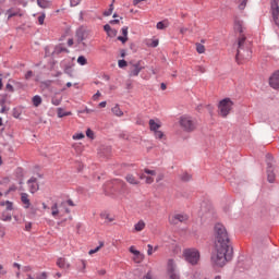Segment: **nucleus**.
<instances>
[{
  "mask_svg": "<svg viewBox=\"0 0 279 279\" xmlns=\"http://www.w3.org/2000/svg\"><path fill=\"white\" fill-rule=\"evenodd\" d=\"M21 202H23L26 205L25 208H29L31 203L27 193L21 194Z\"/></svg>",
  "mask_w": 279,
  "mask_h": 279,
  "instance_id": "22",
  "label": "nucleus"
},
{
  "mask_svg": "<svg viewBox=\"0 0 279 279\" xmlns=\"http://www.w3.org/2000/svg\"><path fill=\"white\" fill-rule=\"evenodd\" d=\"M5 101H8V94L2 96V99L0 100V106L1 107L5 106Z\"/></svg>",
  "mask_w": 279,
  "mask_h": 279,
  "instance_id": "47",
  "label": "nucleus"
},
{
  "mask_svg": "<svg viewBox=\"0 0 279 279\" xmlns=\"http://www.w3.org/2000/svg\"><path fill=\"white\" fill-rule=\"evenodd\" d=\"M128 26L122 27V36H124L125 38H128Z\"/></svg>",
  "mask_w": 279,
  "mask_h": 279,
  "instance_id": "61",
  "label": "nucleus"
},
{
  "mask_svg": "<svg viewBox=\"0 0 279 279\" xmlns=\"http://www.w3.org/2000/svg\"><path fill=\"white\" fill-rule=\"evenodd\" d=\"M16 175H19L20 178H23V168L16 169Z\"/></svg>",
  "mask_w": 279,
  "mask_h": 279,
  "instance_id": "62",
  "label": "nucleus"
},
{
  "mask_svg": "<svg viewBox=\"0 0 279 279\" xmlns=\"http://www.w3.org/2000/svg\"><path fill=\"white\" fill-rule=\"evenodd\" d=\"M7 210H14V205L10 201H5Z\"/></svg>",
  "mask_w": 279,
  "mask_h": 279,
  "instance_id": "42",
  "label": "nucleus"
},
{
  "mask_svg": "<svg viewBox=\"0 0 279 279\" xmlns=\"http://www.w3.org/2000/svg\"><path fill=\"white\" fill-rule=\"evenodd\" d=\"M168 275L170 279H180V275L175 271L173 259L168 260Z\"/></svg>",
  "mask_w": 279,
  "mask_h": 279,
  "instance_id": "9",
  "label": "nucleus"
},
{
  "mask_svg": "<svg viewBox=\"0 0 279 279\" xmlns=\"http://www.w3.org/2000/svg\"><path fill=\"white\" fill-rule=\"evenodd\" d=\"M147 247H148L147 254L148 256H151V254H154V246L151 244H148Z\"/></svg>",
  "mask_w": 279,
  "mask_h": 279,
  "instance_id": "51",
  "label": "nucleus"
},
{
  "mask_svg": "<svg viewBox=\"0 0 279 279\" xmlns=\"http://www.w3.org/2000/svg\"><path fill=\"white\" fill-rule=\"evenodd\" d=\"M45 13H43L41 15L38 16V23L39 25H45Z\"/></svg>",
  "mask_w": 279,
  "mask_h": 279,
  "instance_id": "45",
  "label": "nucleus"
},
{
  "mask_svg": "<svg viewBox=\"0 0 279 279\" xmlns=\"http://www.w3.org/2000/svg\"><path fill=\"white\" fill-rule=\"evenodd\" d=\"M22 112L21 108H13L12 117H14V119H21Z\"/></svg>",
  "mask_w": 279,
  "mask_h": 279,
  "instance_id": "28",
  "label": "nucleus"
},
{
  "mask_svg": "<svg viewBox=\"0 0 279 279\" xmlns=\"http://www.w3.org/2000/svg\"><path fill=\"white\" fill-rule=\"evenodd\" d=\"M36 279H47V272H41Z\"/></svg>",
  "mask_w": 279,
  "mask_h": 279,
  "instance_id": "63",
  "label": "nucleus"
},
{
  "mask_svg": "<svg viewBox=\"0 0 279 279\" xmlns=\"http://www.w3.org/2000/svg\"><path fill=\"white\" fill-rule=\"evenodd\" d=\"M269 85L271 88H275L278 90L279 88V70L276 71L270 77H269Z\"/></svg>",
  "mask_w": 279,
  "mask_h": 279,
  "instance_id": "10",
  "label": "nucleus"
},
{
  "mask_svg": "<svg viewBox=\"0 0 279 279\" xmlns=\"http://www.w3.org/2000/svg\"><path fill=\"white\" fill-rule=\"evenodd\" d=\"M84 133H76L75 135H73V140L74 141H82V138H84Z\"/></svg>",
  "mask_w": 279,
  "mask_h": 279,
  "instance_id": "40",
  "label": "nucleus"
},
{
  "mask_svg": "<svg viewBox=\"0 0 279 279\" xmlns=\"http://www.w3.org/2000/svg\"><path fill=\"white\" fill-rule=\"evenodd\" d=\"M144 172L147 173V175H156L155 170H149L147 168L144 170Z\"/></svg>",
  "mask_w": 279,
  "mask_h": 279,
  "instance_id": "57",
  "label": "nucleus"
},
{
  "mask_svg": "<svg viewBox=\"0 0 279 279\" xmlns=\"http://www.w3.org/2000/svg\"><path fill=\"white\" fill-rule=\"evenodd\" d=\"M110 25H119L121 23V20L114 19L109 21Z\"/></svg>",
  "mask_w": 279,
  "mask_h": 279,
  "instance_id": "52",
  "label": "nucleus"
},
{
  "mask_svg": "<svg viewBox=\"0 0 279 279\" xmlns=\"http://www.w3.org/2000/svg\"><path fill=\"white\" fill-rule=\"evenodd\" d=\"M196 51L197 53H206V47L199 43H196Z\"/></svg>",
  "mask_w": 279,
  "mask_h": 279,
  "instance_id": "29",
  "label": "nucleus"
},
{
  "mask_svg": "<svg viewBox=\"0 0 279 279\" xmlns=\"http://www.w3.org/2000/svg\"><path fill=\"white\" fill-rule=\"evenodd\" d=\"M118 66H119V69H125V66H128V61H125V59L119 60Z\"/></svg>",
  "mask_w": 279,
  "mask_h": 279,
  "instance_id": "35",
  "label": "nucleus"
},
{
  "mask_svg": "<svg viewBox=\"0 0 279 279\" xmlns=\"http://www.w3.org/2000/svg\"><path fill=\"white\" fill-rule=\"evenodd\" d=\"M101 219H108L109 222L114 221V218H110V214L101 213L100 214Z\"/></svg>",
  "mask_w": 279,
  "mask_h": 279,
  "instance_id": "36",
  "label": "nucleus"
},
{
  "mask_svg": "<svg viewBox=\"0 0 279 279\" xmlns=\"http://www.w3.org/2000/svg\"><path fill=\"white\" fill-rule=\"evenodd\" d=\"M71 114H73V112H71V111H64V109L63 108H58L57 109V117L59 118V119H62V118H64V117H71Z\"/></svg>",
  "mask_w": 279,
  "mask_h": 279,
  "instance_id": "17",
  "label": "nucleus"
},
{
  "mask_svg": "<svg viewBox=\"0 0 279 279\" xmlns=\"http://www.w3.org/2000/svg\"><path fill=\"white\" fill-rule=\"evenodd\" d=\"M214 239L216 255L211 256V265L226 267V264L230 263L234 256V248L230 244V235L226 226L219 222L214 226Z\"/></svg>",
  "mask_w": 279,
  "mask_h": 279,
  "instance_id": "1",
  "label": "nucleus"
},
{
  "mask_svg": "<svg viewBox=\"0 0 279 279\" xmlns=\"http://www.w3.org/2000/svg\"><path fill=\"white\" fill-rule=\"evenodd\" d=\"M8 19H12L13 16H23V13H19V11H13L12 9H9L7 11Z\"/></svg>",
  "mask_w": 279,
  "mask_h": 279,
  "instance_id": "26",
  "label": "nucleus"
},
{
  "mask_svg": "<svg viewBox=\"0 0 279 279\" xmlns=\"http://www.w3.org/2000/svg\"><path fill=\"white\" fill-rule=\"evenodd\" d=\"M82 0H70L71 8H75V5H80Z\"/></svg>",
  "mask_w": 279,
  "mask_h": 279,
  "instance_id": "46",
  "label": "nucleus"
},
{
  "mask_svg": "<svg viewBox=\"0 0 279 279\" xmlns=\"http://www.w3.org/2000/svg\"><path fill=\"white\" fill-rule=\"evenodd\" d=\"M111 112L116 116V117H123V112L121 111V108H119V105H116L112 109Z\"/></svg>",
  "mask_w": 279,
  "mask_h": 279,
  "instance_id": "23",
  "label": "nucleus"
},
{
  "mask_svg": "<svg viewBox=\"0 0 279 279\" xmlns=\"http://www.w3.org/2000/svg\"><path fill=\"white\" fill-rule=\"evenodd\" d=\"M63 72L65 73V75H69V77H74L72 65H65Z\"/></svg>",
  "mask_w": 279,
  "mask_h": 279,
  "instance_id": "27",
  "label": "nucleus"
},
{
  "mask_svg": "<svg viewBox=\"0 0 279 279\" xmlns=\"http://www.w3.org/2000/svg\"><path fill=\"white\" fill-rule=\"evenodd\" d=\"M40 104H43V98L39 95H36L33 97V106H35V108H38V106H40Z\"/></svg>",
  "mask_w": 279,
  "mask_h": 279,
  "instance_id": "24",
  "label": "nucleus"
},
{
  "mask_svg": "<svg viewBox=\"0 0 279 279\" xmlns=\"http://www.w3.org/2000/svg\"><path fill=\"white\" fill-rule=\"evenodd\" d=\"M86 35V33L84 32V29L78 28L76 31V38H77V43H84V36Z\"/></svg>",
  "mask_w": 279,
  "mask_h": 279,
  "instance_id": "21",
  "label": "nucleus"
},
{
  "mask_svg": "<svg viewBox=\"0 0 279 279\" xmlns=\"http://www.w3.org/2000/svg\"><path fill=\"white\" fill-rule=\"evenodd\" d=\"M86 136H87V138H92V141H93V140H95V132H93V130H90V129H87Z\"/></svg>",
  "mask_w": 279,
  "mask_h": 279,
  "instance_id": "39",
  "label": "nucleus"
},
{
  "mask_svg": "<svg viewBox=\"0 0 279 279\" xmlns=\"http://www.w3.org/2000/svg\"><path fill=\"white\" fill-rule=\"evenodd\" d=\"M180 125L184 130V132H194L195 123L189 117H181Z\"/></svg>",
  "mask_w": 279,
  "mask_h": 279,
  "instance_id": "6",
  "label": "nucleus"
},
{
  "mask_svg": "<svg viewBox=\"0 0 279 279\" xmlns=\"http://www.w3.org/2000/svg\"><path fill=\"white\" fill-rule=\"evenodd\" d=\"M143 230H145V221L140 220V221L135 225V231H136V232H143Z\"/></svg>",
  "mask_w": 279,
  "mask_h": 279,
  "instance_id": "25",
  "label": "nucleus"
},
{
  "mask_svg": "<svg viewBox=\"0 0 279 279\" xmlns=\"http://www.w3.org/2000/svg\"><path fill=\"white\" fill-rule=\"evenodd\" d=\"M112 29V27L110 26V24H106L104 26V31L106 32V34H110V31Z\"/></svg>",
  "mask_w": 279,
  "mask_h": 279,
  "instance_id": "55",
  "label": "nucleus"
},
{
  "mask_svg": "<svg viewBox=\"0 0 279 279\" xmlns=\"http://www.w3.org/2000/svg\"><path fill=\"white\" fill-rule=\"evenodd\" d=\"M69 49L62 47V45H58L54 47V50L52 51V56H60V53H69Z\"/></svg>",
  "mask_w": 279,
  "mask_h": 279,
  "instance_id": "16",
  "label": "nucleus"
},
{
  "mask_svg": "<svg viewBox=\"0 0 279 279\" xmlns=\"http://www.w3.org/2000/svg\"><path fill=\"white\" fill-rule=\"evenodd\" d=\"M57 267H59L60 269H69V267H71V264L66 263L65 258L59 257L57 259Z\"/></svg>",
  "mask_w": 279,
  "mask_h": 279,
  "instance_id": "14",
  "label": "nucleus"
},
{
  "mask_svg": "<svg viewBox=\"0 0 279 279\" xmlns=\"http://www.w3.org/2000/svg\"><path fill=\"white\" fill-rule=\"evenodd\" d=\"M154 134H155V138H159V140L165 138V133L162 131H155Z\"/></svg>",
  "mask_w": 279,
  "mask_h": 279,
  "instance_id": "37",
  "label": "nucleus"
},
{
  "mask_svg": "<svg viewBox=\"0 0 279 279\" xmlns=\"http://www.w3.org/2000/svg\"><path fill=\"white\" fill-rule=\"evenodd\" d=\"M129 252L135 256L134 260L135 263H142V260L145 259V255L141 253V251L136 250L134 246H131L129 248Z\"/></svg>",
  "mask_w": 279,
  "mask_h": 279,
  "instance_id": "11",
  "label": "nucleus"
},
{
  "mask_svg": "<svg viewBox=\"0 0 279 279\" xmlns=\"http://www.w3.org/2000/svg\"><path fill=\"white\" fill-rule=\"evenodd\" d=\"M117 39L120 40V43H122V45H125V43L129 40V38L123 36V35L122 36H118Z\"/></svg>",
  "mask_w": 279,
  "mask_h": 279,
  "instance_id": "44",
  "label": "nucleus"
},
{
  "mask_svg": "<svg viewBox=\"0 0 279 279\" xmlns=\"http://www.w3.org/2000/svg\"><path fill=\"white\" fill-rule=\"evenodd\" d=\"M232 106H234V101H232L230 98H223L219 101L218 108L220 110V116L223 117V119L230 114Z\"/></svg>",
  "mask_w": 279,
  "mask_h": 279,
  "instance_id": "2",
  "label": "nucleus"
},
{
  "mask_svg": "<svg viewBox=\"0 0 279 279\" xmlns=\"http://www.w3.org/2000/svg\"><path fill=\"white\" fill-rule=\"evenodd\" d=\"M153 183H154V178L146 177V184H153Z\"/></svg>",
  "mask_w": 279,
  "mask_h": 279,
  "instance_id": "64",
  "label": "nucleus"
},
{
  "mask_svg": "<svg viewBox=\"0 0 279 279\" xmlns=\"http://www.w3.org/2000/svg\"><path fill=\"white\" fill-rule=\"evenodd\" d=\"M2 221H12V215H7L5 214H2V217H1Z\"/></svg>",
  "mask_w": 279,
  "mask_h": 279,
  "instance_id": "43",
  "label": "nucleus"
},
{
  "mask_svg": "<svg viewBox=\"0 0 279 279\" xmlns=\"http://www.w3.org/2000/svg\"><path fill=\"white\" fill-rule=\"evenodd\" d=\"M101 247H104V242H99V245L96 248L90 250L88 252L89 256H93V254H97V252H99L101 250Z\"/></svg>",
  "mask_w": 279,
  "mask_h": 279,
  "instance_id": "31",
  "label": "nucleus"
},
{
  "mask_svg": "<svg viewBox=\"0 0 279 279\" xmlns=\"http://www.w3.org/2000/svg\"><path fill=\"white\" fill-rule=\"evenodd\" d=\"M36 191H38V184H32L31 185V193H36Z\"/></svg>",
  "mask_w": 279,
  "mask_h": 279,
  "instance_id": "53",
  "label": "nucleus"
},
{
  "mask_svg": "<svg viewBox=\"0 0 279 279\" xmlns=\"http://www.w3.org/2000/svg\"><path fill=\"white\" fill-rule=\"evenodd\" d=\"M112 12H114V5L113 4L109 5V9L107 11H104L102 15L104 16H111Z\"/></svg>",
  "mask_w": 279,
  "mask_h": 279,
  "instance_id": "32",
  "label": "nucleus"
},
{
  "mask_svg": "<svg viewBox=\"0 0 279 279\" xmlns=\"http://www.w3.org/2000/svg\"><path fill=\"white\" fill-rule=\"evenodd\" d=\"M118 33H119V32H118L117 29L111 28V29L109 31V33H107V36H109V38H114Z\"/></svg>",
  "mask_w": 279,
  "mask_h": 279,
  "instance_id": "38",
  "label": "nucleus"
},
{
  "mask_svg": "<svg viewBox=\"0 0 279 279\" xmlns=\"http://www.w3.org/2000/svg\"><path fill=\"white\" fill-rule=\"evenodd\" d=\"M37 5H39V8H43L44 10H47V8H51V1H49V0H37Z\"/></svg>",
  "mask_w": 279,
  "mask_h": 279,
  "instance_id": "19",
  "label": "nucleus"
},
{
  "mask_svg": "<svg viewBox=\"0 0 279 279\" xmlns=\"http://www.w3.org/2000/svg\"><path fill=\"white\" fill-rule=\"evenodd\" d=\"M112 186H114L116 193H119L120 195H125L126 193H130V190L128 189V183L123 182L122 180H112Z\"/></svg>",
  "mask_w": 279,
  "mask_h": 279,
  "instance_id": "4",
  "label": "nucleus"
},
{
  "mask_svg": "<svg viewBox=\"0 0 279 279\" xmlns=\"http://www.w3.org/2000/svg\"><path fill=\"white\" fill-rule=\"evenodd\" d=\"M125 180L126 182H129V184H134V185L141 184V182L136 180V178L133 174H128L125 177Z\"/></svg>",
  "mask_w": 279,
  "mask_h": 279,
  "instance_id": "20",
  "label": "nucleus"
},
{
  "mask_svg": "<svg viewBox=\"0 0 279 279\" xmlns=\"http://www.w3.org/2000/svg\"><path fill=\"white\" fill-rule=\"evenodd\" d=\"M141 62L142 61H137L136 63H132V61H130L129 64H132V66L134 68L129 73L130 77H138V74L143 71V69H145V66L141 65Z\"/></svg>",
  "mask_w": 279,
  "mask_h": 279,
  "instance_id": "8",
  "label": "nucleus"
},
{
  "mask_svg": "<svg viewBox=\"0 0 279 279\" xmlns=\"http://www.w3.org/2000/svg\"><path fill=\"white\" fill-rule=\"evenodd\" d=\"M130 49H131V51H133V53H136L138 47L136 46V44H131Z\"/></svg>",
  "mask_w": 279,
  "mask_h": 279,
  "instance_id": "56",
  "label": "nucleus"
},
{
  "mask_svg": "<svg viewBox=\"0 0 279 279\" xmlns=\"http://www.w3.org/2000/svg\"><path fill=\"white\" fill-rule=\"evenodd\" d=\"M51 210H52V213H51L52 217H58V215H59V213H60V211L58 210V203H54V204L52 205Z\"/></svg>",
  "mask_w": 279,
  "mask_h": 279,
  "instance_id": "33",
  "label": "nucleus"
},
{
  "mask_svg": "<svg viewBox=\"0 0 279 279\" xmlns=\"http://www.w3.org/2000/svg\"><path fill=\"white\" fill-rule=\"evenodd\" d=\"M14 191H16V185H11V186L9 187V190L7 191L5 195H9V193H12V192H14Z\"/></svg>",
  "mask_w": 279,
  "mask_h": 279,
  "instance_id": "59",
  "label": "nucleus"
},
{
  "mask_svg": "<svg viewBox=\"0 0 279 279\" xmlns=\"http://www.w3.org/2000/svg\"><path fill=\"white\" fill-rule=\"evenodd\" d=\"M32 77H34V72L32 70H29L25 74V80H31Z\"/></svg>",
  "mask_w": 279,
  "mask_h": 279,
  "instance_id": "48",
  "label": "nucleus"
},
{
  "mask_svg": "<svg viewBox=\"0 0 279 279\" xmlns=\"http://www.w3.org/2000/svg\"><path fill=\"white\" fill-rule=\"evenodd\" d=\"M158 45H159L158 39H154V40L149 44V47L156 48V47H158Z\"/></svg>",
  "mask_w": 279,
  "mask_h": 279,
  "instance_id": "54",
  "label": "nucleus"
},
{
  "mask_svg": "<svg viewBox=\"0 0 279 279\" xmlns=\"http://www.w3.org/2000/svg\"><path fill=\"white\" fill-rule=\"evenodd\" d=\"M183 256L190 265H197L199 263V251L187 248L183 252Z\"/></svg>",
  "mask_w": 279,
  "mask_h": 279,
  "instance_id": "3",
  "label": "nucleus"
},
{
  "mask_svg": "<svg viewBox=\"0 0 279 279\" xmlns=\"http://www.w3.org/2000/svg\"><path fill=\"white\" fill-rule=\"evenodd\" d=\"M157 29H167V25L165 24V21L157 23Z\"/></svg>",
  "mask_w": 279,
  "mask_h": 279,
  "instance_id": "41",
  "label": "nucleus"
},
{
  "mask_svg": "<svg viewBox=\"0 0 279 279\" xmlns=\"http://www.w3.org/2000/svg\"><path fill=\"white\" fill-rule=\"evenodd\" d=\"M245 5H247V0H243L241 4L239 5L240 10H245Z\"/></svg>",
  "mask_w": 279,
  "mask_h": 279,
  "instance_id": "58",
  "label": "nucleus"
},
{
  "mask_svg": "<svg viewBox=\"0 0 279 279\" xmlns=\"http://www.w3.org/2000/svg\"><path fill=\"white\" fill-rule=\"evenodd\" d=\"M77 63L81 64V66H85V64H88V60L84 56H80L77 58Z\"/></svg>",
  "mask_w": 279,
  "mask_h": 279,
  "instance_id": "30",
  "label": "nucleus"
},
{
  "mask_svg": "<svg viewBox=\"0 0 279 279\" xmlns=\"http://www.w3.org/2000/svg\"><path fill=\"white\" fill-rule=\"evenodd\" d=\"M267 169H266V173H267V181L270 184H274L276 182V172H274V163H271V155H267Z\"/></svg>",
  "mask_w": 279,
  "mask_h": 279,
  "instance_id": "5",
  "label": "nucleus"
},
{
  "mask_svg": "<svg viewBox=\"0 0 279 279\" xmlns=\"http://www.w3.org/2000/svg\"><path fill=\"white\" fill-rule=\"evenodd\" d=\"M186 219H189L186 216L178 214L170 220V223L178 226V222L182 223L186 221Z\"/></svg>",
  "mask_w": 279,
  "mask_h": 279,
  "instance_id": "13",
  "label": "nucleus"
},
{
  "mask_svg": "<svg viewBox=\"0 0 279 279\" xmlns=\"http://www.w3.org/2000/svg\"><path fill=\"white\" fill-rule=\"evenodd\" d=\"M5 89L9 90V93H14V86H12L10 83L5 85Z\"/></svg>",
  "mask_w": 279,
  "mask_h": 279,
  "instance_id": "50",
  "label": "nucleus"
},
{
  "mask_svg": "<svg viewBox=\"0 0 279 279\" xmlns=\"http://www.w3.org/2000/svg\"><path fill=\"white\" fill-rule=\"evenodd\" d=\"M191 178L192 175L185 172L182 174L181 180L182 182H191Z\"/></svg>",
  "mask_w": 279,
  "mask_h": 279,
  "instance_id": "34",
  "label": "nucleus"
},
{
  "mask_svg": "<svg viewBox=\"0 0 279 279\" xmlns=\"http://www.w3.org/2000/svg\"><path fill=\"white\" fill-rule=\"evenodd\" d=\"M245 40H247V37H245V35H241L238 38V51L235 54V61L238 62V64H241V58H243V54H241V49H243L244 45H245Z\"/></svg>",
  "mask_w": 279,
  "mask_h": 279,
  "instance_id": "7",
  "label": "nucleus"
},
{
  "mask_svg": "<svg viewBox=\"0 0 279 279\" xmlns=\"http://www.w3.org/2000/svg\"><path fill=\"white\" fill-rule=\"evenodd\" d=\"M36 182H38V179H36L35 177H32V178L27 181V184H36Z\"/></svg>",
  "mask_w": 279,
  "mask_h": 279,
  "instance_id": "60",
  "label": "nucleus"
},
{
  "mask_svg": "<svg viewBox=\"0 0 279 279\" xmlns=\"http://www.w3.org/2000/svg\"><path fill=\"white\" fill-rule=\"evenodd\" d=\"M51 104H52L53 106H60V104H62V100H60V99H58V98H52Z\"/></svg>",
  "mask_w": 279,
  "mask_h": 279,
  "instance_id": "49",
  "label": "nucleus"
},
{
  "mask_svg": "<svg viewBox=\"0 0 279 279\" xmlns=\"http://www.w3.org/2000/svg\"><path fill=\"white\" fill-rule=\"evenodd\" d=\"M234 32H239V34L243 35V21H241L239 17L234 19Z\"/></svg>",
  "mask_w": 279,
  "mask_h": 279,
  "instance_id": "12",
  "label": "nucleus"
},
{
  "mask_svg": "<svg viewBox=\"0 0 279 279\" xmlns=\"http://www.w3.org/2000/svg\"><path fill=\"white\" fill-rule=\"evenodd\" d=\"M117 191H114V186L112 185V181L109 182L105 187V195H114Z\"/></svg>",
  "mask_w": 279,
  "mask_h": 279,
  "instance_id": "18",
  "label": "nucleus"
},
{
  "mask_svg": "<svg viewBox=\"0 0 279 279\" xmlns=\"http://www.w3.org/2000/svg\"><path fill=\"white\" fill-rule=\"evenodd\" d=\"M148 125H149L150 132H158V130H160V128L162 126L160 123H157L156 120L154 119H150L148 121Z\"/></svg>",
  "mask_w": 279,
  "mask_h": 279,
  "instance_id": "15",
  "label": "nucleus"
}]
</instances>
